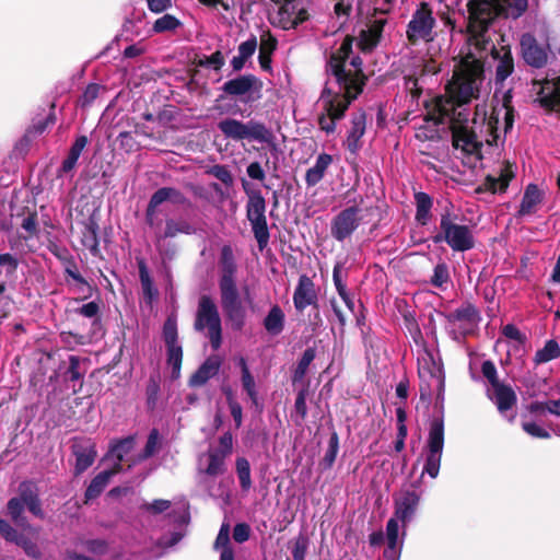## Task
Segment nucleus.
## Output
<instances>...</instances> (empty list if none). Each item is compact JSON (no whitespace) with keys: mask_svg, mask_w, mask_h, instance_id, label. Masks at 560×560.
<instances>
[{"mask_svg":"<svg viewBox=\"0 0 560 560\" xmlns=\"http://www.w3.org/2000/svg\"><path fill=\"white\" fill-rule=\"evenodd\" d=\"M481 57L467 54L456 65L452 80L446 85V94L435 100L438 122H451L453 147L469 160L482 159L483 142L492 145L495 142L500 127L506 132L513 126V108L511 107L510 91L503 95V102L494 107L487 117L485 105H477L475 117L469 125L468 114L463 105L478 96L483 80Z\"/></svg>","mask_w":560,"mask_h":560,"instance_id":"obj_1","label":"nucleus"},{"mask_svg":"<svg viewBox=\"0 0 560 560\" xmlns=\"http://www.w3.org/2000/svg\"><path fill=\"white\" fill-rule=\"evenodd\" d=\"M351 51L352 40L346 38L327 63L328 79L318 100L322 109L318 124L327 133L336 130V121L343 117L349 104L362 92L364 85L362 61L359 57L350 58Z\"/></svg>","mask_w":560,"mask_h":560,"instance_id":"obj_2","label":"nucleus"},{"mask_svg":"<svg viewBox=\"0 0 560 560\" xmlns=\"http://www.w3.org/2000/svg\"><path fill=\"white\" fill-rule=\"evenodd\" d=\"M469 32L470 39L480 51H490L498 61L495 82L502 83L514 70L513 57L508 45L497 48L488 36V25L495 16L517 19L527 9V0H470Z\"/></svg>","mask_w":560,"mask_h":560,"instance_id":"obj_3","label":"nucleus"},{"mask_svg":"<svg viewBox=\"0 0 560 560\" xmlns=\"http://www.w3.org/2000/svg\"><path fill=\"white\" fill-rule=\"evenodd\" d=\"M244 191L248 197L246 206L247 219L252 224L254 236L260 249L265 248L269 241V231L266 220V201L259 190L248 187L246 180H242Z\"/></svg>","mask_w":560,"mask_h":560,"instance_id":"obj_4","label":"nucleus"},{"mask_svg":"<svg viewBox=\"0 0 560 560\" xmlns=\"http://www.w3.org/2000/svg\"><path fill=\"white\" fill-rule=\"evenodd\" d=\"M434 242H445L455 252H466L475 245L471 229L456 223L448 213L441 217L440 232L434 236Z\"/></svg>","mask_w":560,"mask_h":560,"instance_id":"obj_5","label":"nucleus"},{"mask_svg":"<svg viewBox=\"0 0 560 560\" xmlns=\"http://www.w3.org/2000/svg\"><path fill=\"white\" fill-rule=\"evenodd\" d=\"M218 127L226 138L235 141L248 139L268 143L272 139L269 129L264 124L254 120L243 122L237 119L226 118L221 120Z\"/></svg>","mask_w":560,"mask_h":560,"instance_id":"obj_6","label":"nucleus"},{"mask_svg":"<svg viewBox=\"0 0 560 560\" xmlns=\"http://www.w3.org/2000/svg\"><path fill=\"white\" fill-rule=\"evenodd\" d=\"M444 447V424L443 420L434 419L429 429L425 446L423 448L424 466L423 474L436 478L440 471L442 453Z\"/></svg>","mask_w":560,"mask_h":560,"instance_id":"obj_7","label":"nucleus"},{"mask_svg":"<svg viewBox=\"0 0 560 560\" xmlns=\"http://www.w3.org/2000/svg\"><path fill=\"white\" fill-rule=\"evenodd\" d=\"M195 328L208 329V337L214 350L221 347L222 328L218 307L210 296L203 295L199 300Z\"/></svg>","mask_w":560,"mask_h":560,"instance_id":"obj_8","label":"nucleus"},{"mask_svg":"<svg viewBox=\"0 0 560 560\" xmlns=\"http://www.w3.org/2000/svg\"><path fill=\"white\" fill-rule=\"evenodd\" d=\"M279 8L273 23L283 30L295 28L308 20V5L304 0H271Z\"/></svg>","mask_w":560,"mask_h":560,"instance_id":"obj_9","label":"nucleus"},{"mask_svg":"<svg viewBox=\"0 0 560 560\" xmlns=\"http://www.w3.org/2000/svg\"><path fill=\"white\" fill-rule=\"evenodd\" d=\"M435 20L432 10L427 3H421L420 8L412 14L407 26V38L411 44L420 40L430 42L433 39V27Z\"/></svg>","mask_w":560,"mask_h":560,"instance_id":"obj_10","label":"nucleus"},{"mask_svg":"<svg viewBox=\"0 0 560 560\" xmlns=\"http://www.w3.org/2000/svg\"><path fill=\"white\" fill-rule=\"evenodd\" d=\"M445 318L455 339L471 332L479 319L478 312L469 304L446 314Z\"/></svg>","mask_w":560,"mask_h":560,"instance_id":"obj_11","label":"nucleus"},{"mask_svg":"<svg viewBox=\"0 0 560 560\" xmlns=\"http://www.w3.org/2000/svg\"><path fill=\"white\" fill-rule=\"evenodd\" d=\"M163 337L167 349V363L172 370V378H178L183 360V349L177 340V325L174 318H167L163 326Z\"/></svg>","mask_w":560,"mask_h":560,"instance_id":"obj_12","label":"nucleus"},{"mask_svg":"<svg viewBox=\"0 0 560 560\" xmlns=\"http://www.w3.org/2000/svg\"><path fill=\"white\" fill-rule=\"evenodd\" d=\"M360 209L349 207L340 211L331 221L330 233L337 241L349 237L360 225Z\"/></svg>","mask_w":560,"mask_h":560,"instance_id":"obj_13","label":"nucleus"},{"mask_svg":"<svg viewBox=\"0 0 560 560\" xmlns=\"http://www.w3.org/2000/svg\"><path fill=\"white\" fill-rule=\"evenodd\" d=\"M421 494L416 490L401 489L394 498V517L404 525L411 522L416 515Z\"/></svg>","mask_w":560,"mask_h":560,"instance_id":"obj_14","label":"nucleus"},{"mask_svg":"<svg viewBox=\"0 0 560 560\" xmlns=\"http://www.w3.org/2000/svg\"><path fill=\"white\" fill-rule=\"evenodd\" d=\"M226 457L211 448L198 458L197 472L200 483H206L208 478H214L224 474Z\"/></svg>","mask_w":560,"mask_h":560,"instance_id":"obj_15","label":"nucleus"},{"mask_svg":"<svg viewBox=\"0 0 560 560\" xmlns=\"http://www.w3.org/2000/svg\"><path fill=\"white\" fill-rule=\"evenodd\" d=\"M262 83L253 74H245L226 81L222 90L224 93L232 96H246L247 100L252 98L254 93H259Z\"/></svg>","mask_w":560,"mask_h":560,"instance_id":"obj_16","label":"nucleus"},{"mask_svg":"<svg viewBox=\"0 0 560 560\" xmlns=\"http://www.w3.org/2000/svg\"><path fill=\"white\" fill-rule=\"evenodd\" d=\"M521 51L525 62L535 68H541L547 62V50L539 46L532 34L521 37Z\"/></svg>","mask_w":560,"mask_h":560,"instance_id":"obj_17","label":"nucleus"},{"mask_svg":"<svg viewBox=\"0 0 560 560\" xmlns=\"http://www.w3.org/2000/svg\"><path fill=\"white\" fill-rule=\"evenodd\" d=\"M398 518L392 517L386 524V549L384 550V557L387 560H399L401 547L404 542V536L399 538V525ZM405 535V533H402Z\"/></svg>","mask_w":560,"mask_h":560,"instance_id":"obj_18","label":"nucleus"},{"mask_svg":"<svg viewBox=\"0 0 560 560\" xmlns=\"http://www.w3.org/2000/svg\"><path fill=\"white\" fill-rule=\"evenodd\" d=\"M317 294L313 281L305 275L301 276L293 294V303L298 311L316 303Z\"/></svg>","mask_w":560,"mask_h":560,"instance_id":"obj_19","label":"nucleus"},{"mask_svg":"<svg viewBox=\"0 0 560 560\" xmlns=\"http://www.w3.org/2000/svg\"><path fill=\"white\" fill-rule=\"evenodd\" d=\"M184 196L175 188L163 187L158 189L151 197L148 209L147 220L150 225L153 224V215L155 209L165 201H172L174 203L184 202Z\"/></svg>","mask_w":560,"mask_h":560,"instance_id":"obj_20","label":"nucleus"},{"mask_svg":"<svg viewBox=\"0 0 560 560\" xmlns=\"http://www.w3.org/2000/svg\"><path fill=\"white\" fill-rule=\"evenodd\" d=\"M488 395L502 415L510 410L516 402L514 390L502 383H495L494 386L488 390Z\"/></svg>","mask_w":560,"mask_h":560,"instance_id":"obj_21","label":"nucleus"},{"mask_svg":"<svg viewBox=\"0 0 560 560\" xmlns=\"http://www.w3.org/2000/svg\"><path fill=\"white\" fill-rule=\"evenodd\" d=\"M19 498L22 499L24 505L33 515L40 518L44 517L40 500L38 498V489L35 483L31 481L20 483Z\"/></svg>","mask_w":560,"mask_h":560,"instance_id":"obj_22","label":"nucleus"},{"mask_svg":"<svg viewBox=\"0 0 560 560\" xmlns=\"http://www.w3.org/2000/svg\"><path fill=\"white\" fill-rule=\"evenodd\" d=\"M544 200V191L535 184L526 186L517 214L526 217L534 214Z\"/></svg>","mask_w":560,"mask_h":560,"instance_id":"obj_23","label":"nucleus"},{"mask_svg":"<svg viewBox=\"0 0 560 560\" xmlns=\"http://www.w3.org/2000/svg\"><path fill=\"white\" fill-rule=\"evenodd\" d=\"M539 101L544 107L560 112V78L544 82L539 91Z\"/></svg>","mask_w":560,"mask_h":560,"instance_id":"obj_24","label":"nucleus"},{"mask_svg":"<svg viewBox=\"0 0 560 560\" xmlns=\"http://www.w3.org/2000/svg\"><path fill=\"white\" fill-rule=\"evenodd\" d=\"M221 366V359L218 355L209 357L200 368L191 375L189 384L191 386H202L210 378L215 376Z\"/></svg>","mask_w":560,"mask_h":560,"instance_id":"obj_25","label":"nucleus"},{"mask_svg":"<svg viewBox=\"0 0 560 560\" xmlns=\"http://www.w3.org/2000/svg\"><path fill=\"white\" fill-rule=\"evenodd\" d=\"M515 176V166L511 163H504L501 168L499 176L489 175L486 178V187L488 190L495 192H503L506 190L510 182Z\"/></svg>","mask_w":560,"mask_h":560,"instance_id":"obj_26","label":"nucleus"},{"mask_svg":"<svg viewBox=\"0 0 560 560\" xmlns=\"http://www.w3.org/2000/svg\"><path fill=\"white\" fill-rule=\"evenodd\" d=\"M365 132V114L364 113H358L353 115L351 119V127L348 131L346 145L347 148L352 152L355 153L361 144L360 139Z\"/></svg>","mask_w":560,"mask_h":560,"instance_id":"obj_27","label":"nucleus"},{"mask_svg":"<svg viewBox=\"0 0 560 560\" xmlns=\"http://www.w3.org/2000/svg\"><path fill=\"white\" fill-rule=\"evenodd\" d=\"M332 158L329 154L322 153L317 156L314 166L310 167L305 175V182L307 186H315L318 184L327 171L328 166L331 164Z\"/></svg>","mask_w":560,"mask_h":560,"instance_id":"obj_28","label":"nucleus"},{"mask_svg":"<svg viewBox=\"0 0 560 560\" xmlns=\"http://www.w3.org/2000/svg\"><path fill=\"white\" fill-rule=\"evenodd\" d=\"M226 318L230 320L233 329L240 330L245 324L246 310L241 300H236L222 305Z\"/></svg>","mask_w":560,"mask_h":560,"instance_id":"obj_29","label":"nucleus"},{"mask_svg":"<svg viewBox=\"0 0 560 560\" xmlns=\"http://www.w3.org/2000/svg\"><path fill=\"white\" fill-rule=\"evenodd\" d=\"M233 268H229L220 280L221 304L240 300L233 276Z\"/></svg>","mask_w":560,"mask_h":560,"instance_id":"obj_30","label":"nucleus"},{"mask_svg":"<svg viewBox=\"0 0 560 560\" xmlns=\"http://www.w3.org/2000/svg\"><path fill=\"white\" fill-rule=\"evenodd\" d=\"M419 375L421 377L430 376L433 378L439 385H442V366L440 362H436L433 357L429 353H425L421 359H419Z\"/></svg>","mask_w":560,"mask_h":560,"instance_id":"obj_31","label":"nucleus"},{"mask_svg":"<svg viewBox=\"0 0 560 560\" xmlns=\"http://www.w3.org/2000/svg\"><path fill=\"white\" fill-rule=\"evenodd\" d=\"M284 313L279 305H273L264 319V327L272 336L279 335L284 327Z\"/></svg>","mask_w":560,"mask_h":560,"instance_id":"obj_32","label":"nucleus"},{"mask_svg":"<svg viewBox=\"0 0 560 560\" xmlns=\"http://www.w3.org/2000/svg\"><path fill=\"white\" fill-rule=\"evenodd\" d=\"M8 514L10 515V517L12 518V521L20 527L26 529V530H30L32 533H36L37 530L32 527L25 516L23 515V512H24V503L22 502V499H20L19 497H15V498H12L9 500L8 502Z\"/></svg>","mask_w":560,"mask_h":560,"instance_id":"obj_33","label":"nucleus"},{"mask_svg":"<svg viewBox=\"0 0 560 560\" xmlns=\"http://www.w3.org/2000/svg\"><path fill=\"white\" fill-rule=\"evenodd\" d=\"M117 472V469H107L100 472L95 478L91 481L90 486L86 489L85 498L86 500L95 499L101 494V492L107 486L109 479Z\"/></svg>","mask_w":560,"mask_h":560,"instance_id":"obj_34","label":"nucleus"},{"mask_svg":"<svg viewBox=\"0 0 560 560\" xmlns=\"http://www.w3.org/2000/svg\"><path fill=\"white\" fill-rule=\"evenodd\" d=\"M415 201L417 207L416 219L424 225L431 217L432 198L428 194L419 191L415 195Z\"/></svg>","mask_w":560,"mask_h":560,"instance_id":"obj_35","label":"nucleus"},{"mask_svg":"<svg viewBox=\"0 0 560 560\" xmlns=\"http://www.w3.org/2000/svg\"><path fill=\"white\" fill-rule=\"evenodd\" d=\"M86 143H88V139L85 136H81L75 139L74 143L72 144V147L69 151L68 156L62 162L61 171L63 173H68L74 168Z\"/></svg>","mask_w":560,"mask_h":560,"instance_id":"obj_36","label":"nucleus"},{"mask_svg":"<svg viewBox=\"0 0 560 560\" xmlns=\"http://www.w3.org/2000/svg\"><path fill=\"white\" fill-rule=\"evenodd\" d=\"M560 357V347L556 340H548L542 349H539L534 358L536 364L549 362Z\"/></svg>","mask_w":560,"mask_h":560,"instance_id":"obj_37","label":"nucleus"},{"mask_svg":"<svg viewBox=\"0 0 560 560\" xmlns=\"http://www.w3.org/2000/svg\"><path fill=\"white\" fill-rule=\"evenodd\" d=\"M132 447L133 439L129 438L118 442L110 448L108 457L115 460L114 469H117V471L119 470L120 463L122 462L125 455H127Z\"/></svg>","mask_w":560,"mask_h":560,"instance_id":"obj_38","label":"nucleus"},{"mask_svg":"<svg viewBox=\"0 0 560 560\" xmlns=\"http://www.w3.org/2000/svg\"><path fill=\"white\" fill-rule=\"evenodd\" d=\"M194 231V228L186 220L170 219L166 221L163 237H175L179 233L190 234Z\"/></svg>","mask_w":560,"mask_h":560,"instance_id":"obj_39","label":"nucleus"},{"mask_svg":"<svg viewBox=\"0 0 560 560\" xmlns=\"http://www.w3.org/2000/svg\"><path fill=\"white\" fill-rule=\"evenodd\" d=\"M139 276L144 296L151 301L156 296V289L143 261L139 262Z\"/></svg>","mask_w":560,"mask_h":560,"instance_id":"obj_40","label":"nucleus"},{"mask_svg":"<svg viewBox=\"0 0 560 560\" xmlns=\"http://www.w3.org/2000/svg\"><path fill=\"white\" fill-rule=\"evenodd\" d=\"M180 21L175 18L172 14H164L163 16L159 18L153 26L152 31L154 33H165V32H172L175 31L177 27L180 26Z\"/></svg>","mask_w":560,"mask_h":560,"instance_id":"obj_41","label":"nucleus"},{"mask_svg":"<svg viewBox=\"0 0 560 560\" xmlns=\"http://www.w3.org/2000/svg\"><path fill=\"white\" fill-rule=\"evenodd\" d=\"M314 359H315V350L314 349L308 348L303 352V355H302L301 360L299 361L298 366L294 371V375H293L294 382L303 380V377L305 376V374L308 370L310 364L312 363V361Z\"/></svg>","mask_w":560,"mask_h":560,"instance_id":"obj_42","label":"nucleus"},{"mask_svg":"<svg viewBox=\"0 0 560 560\" xmlns=\"http://www.w3.org/2000/svg\"><path fill=\"white\" fill-rule=\"evenodd\" d=\"M236 472H237L242 489L248 490L252 486V479H250V466L246 458L240 457L236 459Z\"/></svg>","mask_w":560,"mask_h":560,"instance_id":"obj_43","label":"nucleus"},{"mask_svg":"<svg viewBox=\"0 0 560 560\" xmlns=\"http://www.w3.org/2000/svg\"><path fill=\"white\" fill-rule=\"evenodd\" d=\"M75 472L81 474L86 470L95 460L96 452L93 447L75 453Z\"/></svg>","mask_w":560,"mask_h":560,"instance_id":"obj_44","label":"nucleus"},{"mask_svg":"<svg viewBox=\"0 0 560 560\" xmlns=\"http://www.w3.org/2000/svg\"><path fill=\"white\" fill-rule=\"evenodd\" d=\"M277 47V39L270 33L260 36L259 62L264 66V55H271Z\"/></svg>","mask_w":560,"mask_h":560,"instance_id":"obj_45","label":"nucleus"},{"mask_svg":"<svg viewBox=\"0 0 560 560\" xmlns=\"http://www.w3.org/2000/svg\"><path fill=\"white\" fill-rule=\"evenodd\" d=\"M381 36V27L374 26L371 27L369 31L362 32L361 35V45L363 49H372L376 46L378 39Z\"/></svg>","mask_w":560,"mask_h":560,"instance_id":"obj_46","label":"nucleus"},{"mask_svg":"<svg viewBox=\"0 0 560 560\" xmlns=\"http://www.w3.org/2000/svg\"><path fill=\"white\" fill-rule=\"evenodd\" d=\"M448 279L450 275L447 266L445 264H438L434 268L431 283L434 287L442 288L445 283H447Z\"/></svg>","mask_w":560,"mask_h":560,"instance_id":"obj_47","label":"nucleus"},{"mask_svg":"<svg viewBox=\"0 0 560 560\" xmlns=\"http://www.w3.org/2000/svg\"><path fill=\"white\" fill-rule=\"evenodd\" d=\"M530 410L535 411V412L548 411V412H550L552 415H556V416L560 417V398L557 399V400H548L546 402L533 404L532 407H530Z\"/></svg>","mask_w":560,"mask_h":560,"instance_id":"obj_48","label":"nucleus"},{"mask_svg":"<svg viewBox=\"0 0 560 560\" xmlns=\"http://www.w3.org/2000/svg\"><path fill=\"white\" fill-rule=\"evenodd\" d=\"M13 542L22 547L24 551L33 558H38L40 555L37 545L21 534L18 535V539Z\"/></svg>","mask_w":560,"mask_h":560,"instance_id":"obj_49","label":"nucleus"},{"mask_svg":"<svg viewBox=\"0 0 560 560\" xmlns=\"http://www.w3.org/2000/svg\"><path fill=\"white\" fill-rule=\"evenodd\" d=\"M242 385L253 402L257 401V390L253 375L250 371H245L242 374Z\"/></svg>","mask_w":560,"mask_h":560,"instance_id":"obj_50","label":"nucleus"},{"mask_svg":"<svg viewBox=\"0 0 560 560\" xmlns=\"http://www.w3.org/2000/svg\"><path fill=\"white\" fill-rule=\"evenodd\" d=\"M159 446H160V435H159L158 430L153 429L149 434L142 457L143 458L150 457L159 450Z\"/></svg>","mask_w":560,"mask_h":560,"instance_id":"obj_51","label":"nucleus"},{"mask_svg":"<svg viewBox=\"0 0 560 560\" xmlns=\"http://www.w3.org/2000/svg\"><path fill=\"white\" fill-rule=\"evenodd\" d=\"M523 430L534 436V438H539V439H548L550 438V434L549 432L544 429L541 425L535 423V422H524L523 423Z\"/></svg>","mask_w":560,"mask_h":560,"instance_id":"obj_52","label":"nucleus"},{"mask_svg":"<svg viewBox=\"0 0 560 560\" xmlns=\"http://www.w3.org/2000/svg\"><path fill=\"white\" fill-rule=\"evenodd\" d=\"M257 48V39L255 36H252L247 40L243 42L238 48L237 52L245 57L246 59H249L256 51Z\"/></svg>","mask_w":560,"mask_h":560,"instance_id":"obj_53","label":"nucleus"},{"mask_svg":"<svg viewBox=\"0 0 560 560\" xmlns=\"http://www.w3.org/2000/svg\"><path fill=\"white\" fill-rule=\"evenodd\" d=\"M210 173L225 185L233 183L232 174L224 165H214Z\"/></svg>","mask_w":560,"mask_h":560,"instance_id":"obj_54","label":"nucleus"},{"mask_svg":"<svg viewBox=\"0 0 560 560\" xmlns=\"http://www.w3.org/2000/svg\"><path fill=\"white\" fill-rule=\"evenodd\" d=\"M233 438L231 433H224L219 440V447L212 448L215 452H220L225 457L232 453Z\"/></svg>","mask_w":560,"mask_h":560,"instance_id":"obj_55","label":"nucleus"},{"mask_svg":"<svg viewBox=\"0 0 560 560\" xmlns=\"http://www.w3.org/2000/svg\"><path fill=\"white\" fill-rule=\"evenodd\" d=\"M250 535V527L245 523L236 524L233 529V538L236 542H244L248 540Z\"/></svg>","mask_w":560,"mask_h":560,"instance_id":"obj_56","label":"nucleus"},{"mask_svg":"<svg viewBox=\"0 0 560 560\" xmlns=\"http://www.w3.org/2000/svg\"><path fill=\"white\" fill-rule=\"evenodd\" d=\"M229 541H230V526L229 524H222L220 530H219V534L217 536V539H215V542H214V547L217 549L219 548H230L229 547Z\"/></svg>","mask_w":560,"mask_h":560,"instance_id":"obj_57","label":"nucleus"},{"mask_svg":"<svg viewBox=\"0 0 560 560\" xmlns=\"http://www.w3.org/2000/svg\"><path fill=\"white\" fill-rule=\"evenodd\" d=\"M295 413L299 415L300 420H304L307 413V407H306V392L301 390L299 392L295 404H294Z\"/></svg>","mask_w":560,"mask_h":560,"instance_id":"obj_58","label":"nucleus"},{"mask_svg":"<svg viewBox=\"0 0 560 560\" xmlns=\"http://www.w3.org/2000/svg\"><path fill=\"white\" fill-rule=\"evenodd\" d=\"M307 550V539L299 537L293 546L292 556L294 560H303Z\"/></svg>","mask_w":560,"mask_h":560,"instance_id":"obj_59","label":"nucleus"},{"mask_svg":"<svg viewBox=\"0 0 560 560\" xmlns=\"http://www.w3.org/2000/svg\"><path fill=\"white\" fill-rule=\"evenodd\" d=\"M482 375L490 382L491 387L500 383L497 378V369L491 361H485L481 366Z\"/></svg>","mask_w":560,"mask_h":560,"instance_id":"obj_60","label":"nucleus"},{"mask_svg":"<svg viewBox=\"0 0 560 560\" xmlns=\"http://www.w3.org/2000/svg\"><path fill=\"white\" fill-rule=\"evenodd\" d=\"M0 535L8 541L18 539L19 533L4 520L0 518Z\"/></svg>","mask_w":560,"mask_h":560,"instance_id":"obj_61","label":"nucleus"},{"mask_svg":"<svg viewBox=\"0 0 560 560\" xmlns=\"http://www.w3.org/2000/svg\"><path fill=\"white\" fill-rule=\"evenodd\" d=\"M246 173L255 180L262 182L266 178V173L258 162L250 163L246 168Z\"/></svg>","mask_w":560,"mask_h":560,"instance_id":"obj_62","label":"nucleus"},{"mask_svg":"<svg viewBox=\"0 0 560 560\" xmlns=\"http://www.w3.org/2000/svg\"><path fill=\"white\" fill-rule=\"evenodd\" d=\"M79 314L86 318H96L100 312L98 304L95 302H89L83 304L79 310Z\"/></svg>","mask_w":560,"mask_h":560,"instance_id":"obj_63","label":"nucleus"},{"mask_svg":"<svg viewBox=\"0 0 560 560\" xmlns=\"http://www.w3.org/2000/svg\"><path fill=\"white\" fill-rule=\"evenodd\" d=\"M100 92V86L97 84H90L86 86L83 95L81 97L83 105L91 104Z\"/></svg>","mask_w":560,"mask_h":560,"instance_id":"obj_64","label":"nucleus"}]
</instances>
